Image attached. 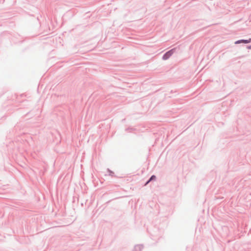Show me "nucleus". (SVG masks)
Wrapping results in <instances>:
<instances>
[{"instance_id":"nucleus-8","label":"nucleus","mask_w":251,"mask_h":251,"mask_svg":"<svg viewBox=\"0 0 251 251\" xmlns=\"http://www.w3.org/2000/svg\"><path fill=\"white\" fill-rule=\"evenodd\" d=\"M150 181H155L156 179V176L154 175H152L151 176V177L149 178Z\"/></svg>"},{"instance_id":"nucleus-10","label":"nucleus","mask_w":251,"mask_h":251,"mask_svg":"<svg viewBox=\"0 0 251 251\" xmlns=\"http://www.w3.org/2000/svg\"><path fill=\"white\" fill-rule=\"evenodd\" d=\"M3 94V92L1 88H0V97H1Z\"/></svg>"},{"instance_id":"nucleus-12","label":"nucleus","mask_w":251,"mask_h":251,"mask_svg":"<svg viewBox=\"0 0 251 251\" xmlns=\"http://www.w3.org/2000/svg\"><path fill=\"white\" fill-rule=\"evenodd\" d=\"M30 111L26 113V115H27V114H29V113H30Z\"/></svg>"},{"instance_id":"nucleus-2","label":"nucleus","mask_w":251,"mask_h":251,"mask_svg":"<svg viewBox=\"0 0 251 251\" xmlns=\"http://www.w3.org/2000/svg\"><path fill=\"white\" fill-rule=\"evenodd\" d=\"M176 50V48H174L166 51L162 56V60H166L168 59L174 54Z\"/></svg>"},{"instance_id":"nucleus-9","label":"nucleus","mask_w":251,"mask_h":251,"mask_svg":"<svg viewBox=\"0 0 251 251\" xmlns=\"http://www.w3.org/2000/svg\"><path fill=\"white\" fill-rule=\"evenodd\" d=\"M151 181H150V179L149 178L146 182L145 183L144 186H147Z\"/></svg>"},{"instance_id":"nucleus-7","label":"nucleus","mask_w":251,"mask_h":251,"mask_svg":"<svg viewBox=\"0 0 251 251\" xmlns=\"http://www.w3.org/2000/svg\"><path fill=\"white\" fill-rule=\"evenodd\" d=\"M125 130L127 132H132L133 131L135 130V128L132 127H128L126 128Z\"/></svg>"},{"instance_id":"nucleus-5","label":"nucleus","mask_w":251,"mask_h":251,"mask_svg":"<svg viewBox=\"0 0 251 251\" xmlns=\"http://www.w3.org/2000/svg\"><path fill=\"white\" fill-rule=\"evenodd\" d=\"M30 102L27 100H25L23 101V106H24V108H28V107L30 106Z\"/></svg>"},{"instance_id":"nucleus-6","label":"nucleus","mask_w":251,"mask_h":251,"mask_svg":"<svg viewBox=\"0 0 251 251\" xmlns=\"http://www.w3.org/2000/svg\"><path fill=\"white\" fill-rule=\"evenodd\" d=\"M107 172L108 173V175L112 177H116L114 172L110 170L109 168L107 169Z\"/></svg>"},{"instance_id":"nucleus-1","label":"nucleus","mask_w":251,"mask_h":251,"mask_svg":"<svg viewBox=\"0 0 251 251\" xmlns=\"http://www.w3.org/2000/svg\"><path fill=\"white\" fill-rule=\"evenodd\" d=\"M148 230L151 239L153 240L159 239L161 237L163 233V230L156 226H153L150 229L148 228Z\"/></svg>"},{"instance_id":"nucleus-11","label":"nucleus","mask_w":251,"mask_h":251,"mask_svg":"<svg viewBox=\"0 0 251 251\" xmlns=\"http://www.w3.org/2000/svg\"><path fill=\"white\" fill-rule=\"evenodd\" d=\"M247 49L249 50H251V45H249L246 47Z\"/></svg>"},{"instance_id":"nucleus-3","label":"nucleus","mask_w":251,"mask_h":251,"mask_svg":"<svg viewBox=\"0 0 251 251\" xmlns=\"http://www.w3.org/2000/svg\"><path fill=\"white\" fill-rule=\"evenodd\" d=\"M251 42V38H249L248 39H240L237 40L235 42V44H248Z\"/></svg>"},{"instance_id":"nucleus-13","label":"nucleus","mask_w":251,"mask_h":251,"mask_svg":"<svg viewBox=\"0 0 251 251\" xmlns=\"http://www.w3.org/2000/svg\"><path fill=\"white\" fill-rule=\"evenodd\" d=\"M23 41H24L23 40V41H21L20 43H22V42H23Z\"/></svg>"},{"instance_id":"nucleus-4","label":"nucleus","mask_w":251,"mask_h":251,"mask_svg":"<svg viewBox=\"0 0 251 251\" xmlns=\"http://www.w3.org/2000/svg\"><path fill=\"white\" fill-rule=\"evenodd\" d=\"M144 246L142 244H137L134 246L131 251H142Z\"/></svg>"}]
</instances>
